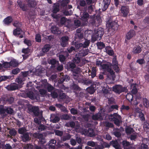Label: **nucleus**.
I'll list each match as a JSON object with an SVG mask.
<instances>
[{"label": "nucleus", "mask_w": 149, "mask_h": 149, "mask_svg": "<svg viewBox=\"0 0 149 149\" xmlns=\"http://www.w3.org/2000/svg\"><path fill=\"white\" fill-rule=\"evenodd\" d=\"M111 63H107L103 64L101 65V67L104 71L107 72L108 73L107 74V77L110 79L114 80L116 76L115 72L111 68Z\"/></svg>", "instance_id": "nucleus-1"}, {"label": "nucleus", "mask_w": 149, "mask_h": 149, "mask_svg": "<svg viewBox=\"0 0 149 149\" xmlns=\"http://www.w3.org/2000/svg\"><path fill=\"white\" fill-rule=\"evenodd\" d=\"M14 113V111L10 107H4L0 105V114L4 117L8 115H13Z\"/></svg>", "instance_id": "nucleus-2"}, {"label": "nucleus", "mask_w": 149, "mask_h": 149, "mask_svg": "<svg viewBox=\"0 0 149 149\" xmlns=\"http://www.w3.org/2000/svg\"><path fill=\"white\" fill-rule=\"evenodd\" d=\"M108 118L110 121H113L114 123L118 126H120V123L122 122L121 116L116 113L109 115Z\"/></svg>", "instance_id": "nucleus-3"}, {"label": "nucleus", "mask_w": 149, "mask_h": 149, "mask_svg": "<svg viewBox=\"0 0 149 149\" xmlns=\"http://www.w3.org/2000/svg\"><path fill=\"white\" fill-rule=\"evenodd\" d=\"M26 95L24 97H27L32 100H34L36 102L40 101V95L38 94L34 93L31 90L29 89L25 93Z\"/></svg>", "instance_id": "nucleus-4"}, {"label": "nucleus", "mask_w": 149, "mask_h": 149, "mask_svg": "<svg viewBox=\"0 0 149 149\" xmlns=\"http://www.w3.org/2000/svg\"><path fill=\"white\" fill-rule=\"evenodd\" d=\"M104 29L102 28H99L97 31L94 33L92 37V39L94 41L100 40L104 34Z\"/></svg>", "instance_id": "nucleus-5"}, {"label": "nucleus", "mask_w": 149, "mask_h": 149, "mask_svg": "<svg viewBox=\"0 0 149 149\" xmlns=\"http://www.w3.org/2000/svg\"><path fill=\"white\" fill-rule=\"evenodd\" d=\"M80 19L83 21L84 25H87L88 23V20L89 18V15L86 12L87 11H81Z\"/></svg>", "instance_id": "nucleus-6"}, {"label": "nucleus", "mask_w": 149, "mask_h": 149, "mask_svg": "<svg viewBox=\"0 0 149 149\" xmlns=\"http://www.w3.org/2000/svg\"><path fill=\"white\" fill-rule=\"evenodd\" d=\"M113 91L115 93L120 94L123 92H127L128 91L126 87H123L120 85H116L113 87Z\"/></svg>", "instance_id": "nucleus-7"}, {"label": "nucleus", "mask_w": 149, "mask_h": 149, "mask_svg": "<svg viewBox=\"0 0 149 149\" xmlns=\"http://www.w3.org/2000/svg\"><path fill=\"white\" fill-rule=\"evenodd\" d=\"M33 138L39 139V142L41 144H44L46 143V140L43 135L41 133L35 132L33 134Z\"/></svg>", "instance_id": "nucleus-8"}, {"label": "nucleus", "mask_w": 149, "mask_h": 149, "mask_svg": "<svg viewBox=\"0 0 149 149\" xmlns=\"http://www.w3.org/2000/svg\"><path fill=\"white\" fill-rule=\"evenodd\" d=\"M72 6L71 5H68L67 7L63 9L62 10V13L65 16L71 15L73 13Z\"/></svg>", "instance_id": "nucleus-9"}, {"label": "nucleus", "mask_w": 149, "mask_h": 149, "mask_svg": "<svg viewBox=\"0 0 149 149\" xmlns=\"http://www.w3.org/2000/svg\"><path fill=\"white\" fill-rule=\"evenodd\" d=\"M107 26L109 28V31H113L117 29L118 24L114 21H112L107 23Z\"/></svg>", "instance_id": "nucleus-10"}, {"label": "nucleus", "mask_w": 149, "mask_h": 149, "mask_svg": "<svg viewBox=\"0 0 149 149\" xmlns=\"http://www.w3.org/2000/svg\"><path fill=\"white\" fill-rule=\"evenodd\" d=\"M101 19L95 17L91 18L89 21V24L93 26H97L100 24Z\"/></svg>", "instance_id": "nucleus-11"}, {"label": "nucleus", "mask_w": 149, "mask_h": 149, "mask_svg": "<svg viewBox=\"0 0 149 149\" xmlns=\"http://www.w3.org/2000/svg\"><path fill=\"white\" fill-rule=\"evenodd\" d=\"M86 3L85 0H80L79 1V5H78L77 8L80 11H87V8L86 6Z\"/></svg>", "instance_id": "nucleus-12"}, {"label": "nucleus", "mask_w": 149, "mask_h": 149, "mask_svg": "<svg viewBox=\"0 0 149 149\" xmlns=\"http://www.w3.org/2000/svg\"><path fill=\"white\" fill-rule=\"evenodd\" d=\"M105 116V113H102V111H101V112H100L99 113L93 115L92 116V118L94 120H101L103 119L104 117Z\"/></svg>", "instance_id": "nucleus-13"}, {"label": "nucleus", "mask_w": 149, "mask_h": 149, "mask_svg": "<svg viewBox=\"0 0 149 149\" xmlns=\"http://www.w3.org/2000/svg\"><path fill=\"white\" fill-rule=\"evenodd\" d=\"M60 120L59 116L56 114H51L50 117V121L53 123L58 122Z\"/></svg>", "instance_id": "nucleus-14"}, {"label": "nucleus", "mask_w": 149, "mask_h": 149, "mask_svg": "<svg viewBox=\"0 0 149 149\" xmlns=\"http://www.w3.org/2000/svg\"><path fill=\"white\" fill-rule=\"evenodd\" d=\"M81 82L83 83L84 84L88 86L91 85L92 86L93 85L94 82L92 80L90 79H89L85 78L81 79L80 80Z\"/></svg>", "instance_id": "nucleus-15"}, {"label": "nucleus", "mask_w": 149, "mask_h": 149, "mask_svg": "<svg viewBox=\"0 0 149 149\" xmlns=\"http://www.w3.org/2000/svg\"><path fill=\"white\" fill-rule=\"evenodd\" d=\"M6 88L9 91H14L18 89L19 88L18 85L16 83H12L8 85L6 87Z\"/></svg>", "instance_id": "nucleus-16"}, {"label": "nucleus", "mask_w": 149, "mask_h": 149, "mask_svg": "<svg viewBox=\"0 0 149 149\" xmlns=\"http://www.w3.org/2000/svg\"><path fill=\"white\" fill-rule=\"evenodd\" d=\"M69 39V38L67 36H63L61 38V44L62 47H65L68 45Z\"/></svg>", "instance_id": "nucleus-17"}, {"label": "nucleus", "mask_w": 149, "mask_h": 149, "mask_svg": "<svg viewBox=\"0 0 149 149\" xmlns=\"http://www.w3.org/2000/svg\"><path fill=\"white\" fill-rule=\"evenodd\" d=\"M121 11L123 16L124 17H126L129 12V8L127 6H122L121 8Z\"/></svg>", "instance_id": "nucleus-18"}, {"label": "nucleus", "mask_w": 149, "mask_h": 149, "mask_svg": "<svg viewBox=\"0 0 149 149\" xmlns=\"http://www.w3.org/2000/svg\"><path fill=\"white\" fill-rule=\"evenodd\" d=\"M136 35V32L133 29H131L127 33L126 36V38L127 40H129L133 37Z\"/></svg>", "instance_id": "nucleus-19"}, {"label": "nucleus", "mask_w": 149, "mask_h": 149, "mask_svg": "<svg viewBox=\"0 0 149 149\" xmlns=\"http://www.w3.org/2000/svg\"><path fill=\"white\" fill-rule=\"evenodd\" d=\"M29 132H26L22 135H21L22 140L24 142H26L31 139V137L29 136Z\"/></svg>", "instance_id": "nucleus-20"}, {"label": "nucleus", "mask_w": 149, "mask_h": 149, "mask_svg": "<svg viewBox=\"0 0 149 149\" xmlns=\"http://www.w3.org/2000/svg\"><path fill=\"white\" fill-rule=\"evenodd\" d=\"M39 108L38 106H32L30 109V111L32 112L35 116H37L39 115Z\"/></svg>", "instance_id": "nucleus-21"}, {"label": "nucleus", "mask_w": 149, "mask_h": 149, "mask_svg": "<svg viewBox=\"0 0 149 149\" xmlns=\"http://www.w3.org/2000/svg\"><path fill=\"white\" fill-rule=\"evenodd\" d=\"M56 141L55 140L52 139L49 141V143L48 145L46 144L45 147H47V146H48V148L49 149H55V145Z\"/></svg>", "instance_id": "nucleus-22"}, {"label": "nucleus", "mask_w": 149, "mask_h": 149, "mask_svg": "<svg viewBox=\"0 0 149 149\" xmlns=\"http://www.w3.org/2000/svg\"><path fill=\"white\" fill-rule=\"evenodd\" d=\"M80 21L78 19H76L74 20V24L70 26V27L72 30H74L77 28L81 25Z\"/></svg>", "instance_id": "nucleus-23"}, {"label": "nucleus", "mask_w": 149, "mask_h": 149, "mask_svg": "<svg viewBox=\"0 0 149 149\" xmlns=\"http://www.w3.org/2000/svg\"><path fill=\"white\" fill-rule=\"evenodd\" d=\"M88 49H82L79 51L77 54L78 56L81 58L84 56L88 54Z\"/></svg>", "instance_id": "nucleus-24"}, {"label": "nucleus", "mask_w": 149, "mask_h": 149, "mask_svg": "<svg viewBox=\"0 0 149 149\" xmlns=\"http://www.w3.org/2000/svg\"><path fill=\"white\" fill-rule=\"evenodd\" d=\"M18 5L23 11H26L27 10V7L25 5L22 3V2L20 0H18L17 1Z\"/></svg>", "instance_id": "nucleus-25"}, {"label": "nucleus", "mask_w": 149, "mask_h": 149, "mask_svg": "<svg viewBox=\"0 0 149 149\" xmlns=\"http://www.w3.org/2000/svg\"><path fill=\"white\" fill-rule=\"evenodd\" d=\"M56 146L58 148L62 149H67L70 148V146L67 143H65L64 144H61L60 143H58Z\"/></svg>", "instance_id": "nucleus-26"}, {"label": "nucleus", "mask_w": 149, "mask_h": 149, "mask_svg": "<svg viewBox=\"0 0 149 149\" xmlns=\"http://www.w3.org/2000/svg\"><path fill=\"white\" fill-rule=\"evenodd\" d=\"M111 0H103V3L104 4V5L102 8V10L103 11H105L107 9L109 6L110 4Z\"/></svg>", "instance_id": "nucleus-27"}, {"label": "nucleus", "mask_w": 149, "mask_h": 149, "mask_svg": "<svg viewBox=\"0 0 149 149\" xmlns=\"http://www.w3.org/2000/svg\"><path fill=\"white\" fill-rule=\"evenodd\" d=\"M44 85L45 87V88H47V91L49 92H51L52 91L54 90L55 89L54 87L47 82H45V84H44Z\"/></svg>", "instance_id": "nucleus-28"}, {"label": "nucleus", "mask_w": 149, "mask_h": 149, "mask_svg": "<svg viewBox=\"0 0 149 149\" xmlns=\"http://www.w3.org/2000/svg\"><path fill=\"white\" fill-rule=\"evenodd\" d=\"M13 19L10 16H8L5 18L3 20V22L6 25H9L13 21Z\"/></svg>", "instance_id": "nucleus-29"}, {"label": "nucleus", "mask_w": 149, "mask_h": 149, "mask_svg": "<svg viewBox=\"0 0 149 149\" xmlns=\"http://www.w3.org/2000/svg\"><path fill=\"white\" fill-rule=\"evenodd\" d=\"M52 32L54 34H60L61 32L59 30V29L56 26H52L51 29Z\"/></svg>", "instance_id": "nucleus-30"}, {"label": "nucleus", "mask_w": 149, "mask_h": 149, "mask_svg": "<svg viewBox=\"0 0 149 149\" xmlns=\"http://www.w3.org/2000/svg\"><path fill=\"white\" fill-rule=\"evenodd\" d=\"M136 83L133 84L131 85L130 89H132L131 93L133 94H135L137 92V90L136 87Z\"/></svg>", "instance_id": "nucleus-31"}, {"label": "nucleus", "mask_w": 149, "mask_h": 149, "mask_svg": "<svg viewBox=\"0 0 149 149\" xmlns=\"http://www.w3.org/2000/svg\"><path fill=\"white\" fill-rule=\"evenodd\" d=\"M27 2L28 5L30 7L34 8L36 6V2L34 0H28Z\"/></svg>", "instance_id": "nucleus-32"}, {"label": "nucleus", "mask_w": 149, "mask_h": 149, "mask_svg": "<svg viewBox=\"0 0 149 149\" xmlns=\"http://www.w3.org/2000/svg\"><path fill=\"white\" fill-rule=\"evenodd\" d=\"M10 63V67H17L19 64L18 61L15 59L11 60Z\"/></svg>", "instance_id": "nucleus-33"}, {"label": "nucleus", "mask_w": 149, "mask_h": 149, "mask_svg": "<svg viewBox=\"0 0 149 149\" xmlns=\"http://www.w3.org/2000/svg\"><path fill=\"white\" fill-rule=\"evenodd\" d=\"M122 144L124 148V149H131V147L130 146V144L129 142L126 140L123 141L122 142Z\"/></svg>", "instance_id": "nucleus-34"}, {"label": "nucleus", "mask_w": 149, "mask_h": 149, "mask_svg": "<svg viewBox=\"0 0 149 149\" xmlns=\"http://www.w3.org/2000/svg\"><path fill=\"white\" fill-rule=\"evenodd\" d=\"M88 136L90 137H92L95 136L96 134L94 130L91 128L88 129Z\"/></svg>", "instance_id": "nucleus-35"}, {"label": "nucleus", "mask_w": 149, "mask_h": 149, "mask_svg": "<svg viewBox=\"0 0 149 149\" xmlns=\"http://www.w3.org/2000/svg\"><path fill=\"white\" fill-rule=\"evenodd\" d=\"M70 2V0H62L61 2V5L63 8L67 7Z\"/></svg>", "instance_id": "nucleus-36"}, {"label": "nucleus", "mask_w": 149, "mask_h": 149, "mask_svg": "<svg viewBox=\"0 0 149 149\" xmlns=\"http://www.w3.org/2000/svg\"><path fill=\"white\" fill-rule=\"evenodd\" d=\"M22 32V30L20 28H16L14 30L13 34L15 36H18Z\"/></svg>", "instance_id": "nucleus-37"}, {"label": "nucleus", "mask_w": 149, "mask_h": 149, "mask_svg": "<svg viewBox=\"0 0 149 149\" xmlns=\"http://www.w3.org/2000/svg\"><path fill=\"white\" fill-rule=\"evenodd\" d=\"M51 48V46L49 44L45 45L42 48V52L45 53L48 52Z\"/></svg>", "instance_id": "nucleus-38"}, {"label": "nucleus", "mask_w": 149, "mask_h": 149, "mask_svg": "<svg viewBox=\"0 0 149 149\" xmlns=\"http://www.w3.org/2000/svg\"><path fill=\"white\" fill-rule=\"evenodd\" d=\"M49 63L52 65V67L54 68L56 67V66H58L59 64L58 61L55 59L51 60Z\"/></svg>", "instance_id": "nucleus-39"}, {"label": "nucleus", "mask_w": 149, "mask_h": 149, "mask_svg": "<svg viewBox=\"0 0 149 149\" xmlns=\"http://www.w3.org/2000/svg\"><path fill=\"white\" fill-rule=\"evenodd\" d=\"M125 132L127 135H130L135 131L132 128L128 126L125 129Z\"/></svg>", "instance_id": "nucleus-40"}, {"label": "nucleus", "mask_w": 149, "mask_h": 149, "mask_svg": "<svg viewBox=\"0 0 149 149\" xmlns=\"http://www.w3.org/2000/svg\"><path fill=\"white\" fill-rule=\"evenodd\" d=\"M80 58L81 57L80 56H78L77 54H76L75 56L72 59V61L75 64H79L81 61Z\"/></svg>", "instance_id": "nucleus-41"}, {"label": "nucleus", "mask_w": 149, "mask_h": 149, "mask_svg": "<svg viewBox=\"0 0 149 149\" xmlns=\"http://www.w3.org/2000/svg\"><path fill=\"white\" fill-rule=\"evenodd\" d=\"M110 143L116 149L120 148V146L116 141H112L110 142Z\"/></svg>", "instance_id": "nucleus-42"}, {"label": "nucleus", "mask_w": 149, "mask_h": 149, "mask_svg": "<svg viewBox=\"0 0 149 149\" xmlns=\"http://www.w3.org/2000/svg\"><path fill=\"white\" fill-rule=\"evenodd\" d=\"M18 133L22 135L27 132V130L24 127H20L18 129Z\"/></svg>", "instance_id": "nucleus-43"}, {"label": "nucleus", "mask_w": 149, "mask_h": 149, "mask_svg": "<svg viewBox=\"0 0 149 149\" xmlns=\"http://www.w3.org/2000/svg\"><path fill=\"white\" fill-rule=\"evenodd\" d=\"M143 127L145 131L149 133V123L146 121L144 122Z\"/></svg>", "instance_id": "nucleus-44"}, {"label": "nucleus", "mask_w": 149, "mask_h": 149, "mask_svg": "<svg viewBox=\"0 0 149 149\" xmlns=\"http://www.w3.org/2000/svg\"><path fill=\"white\" fill-rule=\"evenodd\" d=\"M25 80V78L20 75L16 79V82H17L19 84H21Z\"/></svg>", "instance_id": "nucleus-45"}, {"label": "nucleus", "mask_w": 149, "mask_h": 149, "mask_svg": "<svg viewBox=\"0 0 149 149\" xmlns=\"http://www.w3.org/2000/svg\"><path fill=\"white\" fill-rule=\"evenodd\" d=\"M44 69L42 67H36L35 73L36 74L38 75L42 73V72L44 71Z\"/></svg>", "instance_id": "nucleus-46"}, {"label": "nucleus", "mask_w": 149, "mask_h": 149, "mask_svg": "<svg viewBox=\"0 0 149 149\" xmlns=\"http://www.w3.org/2000/svg\"><path fill=\"white\" fill-rule=\"evenodd\" d=\"M141 51V49L140 47L139 46L135 47L133 50V52L134 54L140 53Z\"/></svg>", "instance_id": "nucleus-47"}, {"label": "nucleus", "mask_w": 149, "mask_h": 149, "mask_svg": "<svg viewBox=\"0 0 149 149\" xmlns=\"http://www.w3.org/2000/svg\"><path fill=\"white\" fill-rule=\"evenodd\" d=\"M59 11V6L58 4H54L53 6L52 12L53 13H56Z\"/></svg>", "instance_id": "nucleus-48"}, {"label": "nucleus", "mask_w": 149, "mask_h": 149, "mask_svg": "<svg viewBox=\"0 0 149 149\" xmlns=\"http://www.w3.org/2000/svg\"><path fill=\"white\" fill-rule=\"evenodd\" d=\"M37 127L38 130L40 132L43 131L45 130L47 128V127L45 125L42 124L41 123Z\"/></svg>", "instance_id": "nucleus-49"}, {"label": "nucleus", "mask_w": 149, "mask_h": 149, "mask_svg": "<svg viewBox=\"0 0 149 149\" xmlns=\"http://www.w3.org/2000/svg\"><path fill=\"white\" fill-rule=\"evenodd\" d=\"M71 138V135L69 134H66V135L62 137L61 138V141H65L67 140H69V139H70Z\"/></svg>", "instance_id": "nucleus-50"}, {"label": "nucleus", "mask_w": 149, "mask_h": 149, "mask_svg": "<svg viewBox=\"0 0 149 149\" xmlns=\"http://www.w3.org/2000/svg\"><path fill=\"white\" fill-rule=\"evenodd\" d=\"M113 134L117 137H119L121 136V134L120 133L119 129L118 128H116L113 130Z\"/></svg>", "instance_id": "nucleus-51"}, {"label": "nucleus", "mask_w": 149, "mask_h": 149, "mask_svg": "<svg viewBox=\"0 0 149 149\" xmlns=\"http://www.w3.org/2000/svg\"><path fill=\"white\" fill-rule=\"evenodd\" d=\"M71 116L66 114H64L61 116V119L64 120H69L71 119Z\"/></svg>", "instance_id": "nucleus-52"}, {"label": "nucleus", "mask_w": 149, "mask_h": 149, "mask_svg": "<svg viewBox=\"0 0 149 149\" xmlns=\"http://www.w3.org/2000/svg\"><path fill=\"white\" fill-rule=\"evenodd\" d=\"M12 78V76H3L0 77V82L2 81H4L7 79H10Z\"/></svg>", "instance_id": "nucleus-53"}, {"label": "nucleus", "mask_w": 149, "mask_h": 149, "mask_svg": "<svg viewBox=\"0 0 149 149\" xmlns=\"http://www.w3.org/2000/svg\"><path fill=\"white\" fill-rule=\"evenodd\" d=\"M98 48L101 49L105 47V44L102 42H98L97 43Z\"/></svg>", "instance_id": "nucleus-54"}, {"label": "nucleus", "mask_w": 149, "mask_h": 149, "mask_svg": "<svg viewBox=\"0 0 149 149\" xmlns=\"http://www.w3.org/2000/svg\"><path fill=\"white\" fill-rule=\"evenodd\" d=\"M8 129L10 130L9 133L11 136H15L17 134V131L14 128H13L11 129Z\"/></svg>", "instance_id": "nucleus-55"}, {"label": "nucleus", "mask_w": 149, "mask_h": 149, "mask_svg": "<svg viewBox=\"0 0 149 149\" xmlns=\"http://www.w3.org/2000/svg\"><path fill=\"white\" fill-rule=\"evenodd\" d=\"M96 144V143L92 141H88L86 143V144L88 146L94 147Z\"/></svg>", "instance_id": "nucleus-56"}, {"label": "nucleus", "mask_w": 149, "mask_h": 149, "mask_svg": "<svg viewBox=\"0 0 149 149\" xmlns=\"http://www.w3.org/2000/svg\"><path fill=\"white\" fill-rule=\"evenodd\" d=\"M66 125L67 127H70L72 128H74L75 127V124L74 122L72 121L67 123L66 124Z\"/></svg>", "instance_id": "nucleus-57"}, {"label": "nucleus", "mask_w": 149, "mask_h": 149, "mask_svg": "<svg viewBox=\"0 0 149 149\" xmlns=\"http://www.w3.org/2000/svg\"><path fill=\"white\" fill-rule=\"evenodd\" d=\"M13 25L16 28H20L22 26V24L21 23L19 22L18 21H14L13 23Z\"/></svg>", "instance_id": "nucleus-58"}, {"label": "nucleus", "mask_w": 149, "mask_h": 149, "mask_svg": "<svg viewBox=\"0 0 149 149\" xmlns=\"http://www.w3.org/2000/svg\"><path fill=\"white\" fill-rule=\"evenodd\" d=\"M87 91L91 94H93L95 92L94 88L92 87H88L87 88Z\"/></svg>", "instance_id": "nucleus-59"}, {"label": "nucleus", "mask_w": 149, "mask_h": 149, "mask_svg": "<svg viewBox=\"0 0 149 149\" xmlns=\"http://www.w3.org/2000/svg\"><path fill=\"white\" fill-rule=\"evenodd\" d=\"M73 74H79L80 72V69L78 68H75L71 70Z\"/></svg>", "instance_id": "nucleus-60"}, {"label": "nucleus", "mask_w": 149, "mask_h": 149, "mask_svg": "<svg viewBox=\"0 0 149 149\" xmlns=\"http://www.w3.org/2000/svg\"><path fill=\"white\" fill-rule=\"evenodd\" d=\"M92 72H91V76L92 78H93L96 75V70L95 67H93L92 68Z\"/></svg>", "instance_id": "nucleus-61"}, {"label": "nucleus", "mask_w": 149, "mask_h": 149, "mask_svg": "<svg viewBox=\"0 0 149 149\" xmlns=\"http://www.w3.org/2000/svg\"><path fill=\"white\" fill-rule=\"evenodd\" d=\"M130 135V138L132 140H135L137 136V134L135 132Z\"/></svg>", "instance_id": "nucleus-62"}, {"label": "nucleus", "mask_w": 149, "mask_h": 149, "mask_svg": "<svg viewBox=\"0 0 149 149\" xmlns=\"http://www.w3.org/2000/svg\"><path fill=\"white\" fill-rule=\"evenodd\" d=\"M85 41L83 44V48H86L88 47L90 43V40L84 39Z\"/></svg>", "instance_id": "nucleus-63"}, {"label": "nucleus", "mask_w": 149, "mask_h": 149, "mask_svg": "<svg viewBox=\"0 0 149 149\" xmlns=\"http://www.w3.org/2000/svg\"><path fill=\"white\" fill-rule=\"evenodd\" d=\"M143 103L144 105L147 108L149 107V102L146 98L143 99Z\"/></svg>", "instance_id": "nucleus-64"}]
</instances>
